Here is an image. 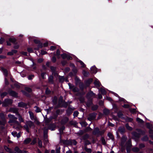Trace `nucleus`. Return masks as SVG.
Segmentation results:
<instances>
[{
	"label": "nucleus",
	"mask_w": 153,
	"mask_h": 153,
	"mask_svg": "<svg viewBox=\"0 0 153 153\" xmlns=\"http://www.w3.org/2000/svg\"><path fill=\"white\" fill-rule=\"evenodd\" d=\"M56 48V47L55 46H52L50 48V50L52 51H53Z\"/></svg>",
	"instance_id": "nucleus-38"
},
{
	"label": "nucleus",
	"mask_w": 153,
	"mask_h": 153,
	"mask_svg": "<svg viewBox=\"0 0 153 153\" xmlns=\"http://www.w3.org/2000/svg\"><path fill=\"white\" fill-rule=\"evenodd\" d=\"M130 111L132 113H134L136 111V109L131 108L130 109Z\"/></svg>",
	"instance_id": "nucleus-36"
},
{
	"label": "nucleus",
	"mask_w": 153,
	"mask_h": 153,
	"mask_svg": "<svg viewBox=\"0 0 153 153\" xmlns=\"http://www.w3.org/2000/svg\"><path fill=\"white\" fill-rule=\"evenodd\" d=\"M127 139L126 137L123 136L121 139V145L123 147H130L131 146V140H129L127 143L125 145H124V143Z\"/></svg>",
	"instance_id": "nucleus-2"
},
{
	"label": "nucleus",
	"mask_w": 153,
	"mask_h": 153,
	"mask_svg": "<svg viewBox=\"0 0 153 153\" xmlns=\"http://www.w3.org/2000/svg\"><path fill=\"white\" fill-rule=\"evenodd\" d=\"M142 140L143 141H146L148 140V137L147 136H145L142 139Z\"/></svg>",
	"instance_id": "nucleus-44"
},
{
	"label": "nucleus",
	"mask_w": 153,
	"mask_h": 153,
	"mask_svg": "<svg viewBox=\"0 0 153 153\" xmlns=\"http://www.w3.org/2000/svg\"><path fill=\"white\" fill-rule=\"evenodd\" d=\"M96 115L95 114L92 113L89 115V117H88V119L91 121L95 118Z\"/></svg>",
	"instance_id": "nucleus-10"
},
{
	"label": "nucleus",
	"mask_w": 153,
	"mask_h": 153,
	"mask_svg": "<svg viewBox=\"0 0 153 153\" xmlns=\"http://www.w3.org/2000/svg\"><path fill=\"white\" fill-rule=\"evenodd\" d=\"M140 147V148H142L144 147L145 146L144 144H141L139 145Z\"/></svg>",
	"instance_id": "nucleus-54"
},
{
	"label": "nucleus",
	"mask_w": 153,
	"mask_h": 153,
	"mask_svg": "<svg viewBox=\"0 0 153 153\" xmlns=\"http://www.w3.org/2000/svg\"><path fill=\"white\" fill-rule=\"evenodd\" d=\"M4 42V39L2 38H1L0 39V44H2Z\"/></svg>",
	"instance_id": "nucleus-45"
},
{
	"label": "nucleus",
	"mask_w": 153,
	"mask_h": 153,
	"mask_svg": "<svg viewBox=\"0 0 153 153\" xmlns=\"http://www.w3.org/2000/svg\"><path fill=\"white\" fill-rule=\"evenodd\" d=\"M149 132L150 134H153V129H150Z\"/></svg>",
	"instance_id": "nucleus-56"
},
{
	"label": "nucleus",
	"mask_w": 153,
	"mask_h": 153,
	"mask_svg": "<svg viewBox=\"0 0 153 153\" xmlns=\"http://www.w3.org/2000/svg\"><path fill=\"white\" fill-rule=\"evenodd\" d=\"M79 113L77 111H75L74 112L73 115L74 117H77L78 114Z\"/></svg>",
	"instance_id": "nucleus-37"
},
{
	"label": "nucleus",
	"mask_w": 153,
	"mask_h": 153,
	"mask_svg": "<svg viewBox=\"0 0 153 153\" xmlns=\"http://www.w3.org/2000/svg\"><path fill=\"white\" fill-rule=\"evenodd\" d=\"M41 53L42 55H44L47 53V52L44 50H42Z\"/></svg>",
	"instance_id": "nucleus-49"
},
{
	"label": "nucleus",
	"mask_w": 153,
	"mask_h": 153,
	"mask_svg": "<svg viewBox=\"0 0 153 153\" xmlns=\"http://www.w3.org/2000/svg\"><path fill=\"white\" fill-rule=\"evenodd\" d=\"M78 62L80 63L82 67H85V64L82 61L79 60L78 61Z\"/></svg>",
	"instance_id": "nucleus-23"
},
{
	"label": "nucleus",
	"mask_w": 153,
	"mask_h": 153,
	"mask_svg": "<svg viewBox=\"0 0 153 153\" xmlns=\"http://www.w3.org/2000/svg\"><path fill=\"white\" fill-rule=\"evenodd\" d=\"M34 77L33 75H30L28 76V79H31Z\"/></svg>",
	"instance_id": "nucleus-42"
},
{
	"label": "nucleus",
	"mask_w": 153,
	"mask_h": 153,
	"mask_svg": "<svg viewBox=\"0 0 153 153\" xmlns=\"http://www.w3.org/2000/svg\"><path fill=\"white\" fill-rule=\"evenodd\" d=\"M17 132H12V134L14 137H16V135L17 134Z\"/></svg>",
	"instance_id": "nucleus-48"
},
{
	"label": "nucleus",
	"mask_w": 153,
	"mask_h": 153,
	"mask_svg": "<svg viewBox=\"0 0 153 153\" xmlns=\"http://www.w3.org/2000/svg\"><path fill=\"white\" fill-rule=\"evenodd\" d=\"M137 121L138 122L140 123H142L143 122V121L141 119L139 118H137Z\"/></svg>",
	"instance_id": "nucleus-32"
},
{
	"label": "nucleus",
	"mask_w": 153,
	"mask_h": 153,
	"mask_svg": "<svg viewBox=\"0 0 153 153\" xmlns=\"http://www.w3.org/2000/svg\"><path fill=\"white\" fill-rule=\"evenodd\" d=\"M126 128L128 129L129 130H132V128L131 127L129 126L128 124H126Z\"/></svg>",
	"instance_id": "nucleus-24"
},
{
	"label": "nucleus",
	"mask_w": 153,
	"mask_h": 153,
	"mask_svg": "<svg viewBox=\"0 0 153 153\" xmlns=\"http://www.w3.org/2000/svg\"><path fill=\"white\" fill-rule=\"evenodd\" d=\"M7 94V93L6 92H4L3 93H2L1 94V96L2 97H3L5 96H6Z\"/></svg>",
	"instance_id": "nucleus-43"
},
{
	"label": "nucleus",
	"mask_w": 153,
	"mask_h": 153,
	"mask_svg": "<svg viewBox=\"0 0 153 153\" xmlns=\"http://www.w3.org/2000/svg\"><path fill=\"white\" fill-rule=\"evenodd\" d=\"M27 51H28L30 52V53H31V52H32L33 51V50L32 48H28L27 49Z\"/></svg>",
	"instance_id": "nucleus-52"
},
{
	"label": "nucleus",
	"mask_w": 153,
	"mask_h": 153,
	"mask_svg": "<svg viewBox=\"0 0 153 153\" xmlns=\"http://www.w3.org/2000/svg\"><path fill=\"white\" fill-rule=\"evenodd\" d=\"M28 113L29 114L30 118L31 120H34L35 121H36L37 120L36 117L34 116L33 113L30 111H29Z\"/></svg>",
	"instance_id": "nucleus-6"
},
{
	"label": "nucleus",
	"mask_w": 153,
	"mask_h": 153,
	"mask_svg": "<svg viewBox=\"0 0 153 153\" xmlns=\"http://www.w3.org/2000/svg\"><path fill=\"white\" fill-rule=\"evenodd\" d=\"M0 117H1L3 120L2 122H1V121H0V124L4 125L5 123V120L4 118V114L2 113H0Z\"/></svg>",
	"instance_id": "nucleus-8"
},
{
	"label": "nucleus",
	"mask_w": 153,
	"mask_h": 153,
	"mask_svg": "<svg viewBox=\"0 0 153 153\" xmlns=\"http://www.w3.org/2000/svg\"><path fill=\"white\" fill-rule=\"evenodd\" d=\"M106 99L109 101H111L112 100L111 99L110 97H107Z\"/></svg>",
	"instance_id": "nucleus-60"
},
{
	"label": "nucleus",
	"mask_w": 153,
	"mask_h": 153,
	"mask_svg": "<svg viewBox=\"0 0 153 153\" xmlns=\"http://www.w3.org/2000/svg\"><path fill=\"white\" fill-rule=\"evenodd\" d=\"M8 117L10 118L8 123L11 125H13V127L15 129H19L22 128V127L20 124L17 121V118L14 115L11 114L8 115Z\"/></svg>",
	"instance_id": "nucleus-1"
},
{
	"label": "nucleus",
	"mask_w": 153,
	"mask_h": 153,
	"mask_svg": "<svg viewBox=\"0 0 153 153\" xmlns=\"http://www.w3.org/2000/svg\"><path fill=\"white\" fill-rule=\"evenodd\" d=\"M19 47V45H15L14 46V48H18Z\"/></svg>",
	"instance_id": "nucleus-64"
},
{
	"label": "nucleus",
	"mask_w": 153,
	"mask_h": 153,
	"mask_svg": "<svg viewBox=\"0 0 153 153\" xmlns=\"http://www.w3.org/2000/svg\"><path fill=\"white\" fill-rule=\"evenodd\" d=\"M132 150L134 152H138L139 151V149L137 147H135Z\"/></svg>",
	"instance_id": "nucleus-26"
},
{
	"label": "nucleus",
	"mask_w": 153,
	"mask_h": 153,
	"mask_svg": "<svg viewBox=\"0 0 153 153\" xmlns=\"http://www.w3.org/2000/svg\"><path fill=\"white\" fill-rule=\"evenodd\" d=\"M45 73H42L41 74V76L42 77L43 79L44 78V76L45 74Z\"/></svg>",
	"instance_id": "nucleus-59"
},
{
	"label": "nucleus",
	"mask_w": 153,
	"mask_h": 153,
	"mask_svg": "<svg viewBox=\"0 0 153 153\" xmlns=\"http://www.w3.org/2000/svg\"><path fill=\"white\" fill-rule=\"evenodd\" d=\"M10 42H14L16 41L15 39L13 38H10L9 39Z\"/></svg>",
	"instance_id": "nucleus-28"
},
{
	"label": "nucleus",
	"mask_w": 153,
	"mask_h": 153,
	"mask_svg": "<svg viewBox=\"0 0 153 153\" xmlns=\"http://www.w3.org/2000/svg\"><path fill=\"white\" fill-rule=\"evenodd\" d=\"M61 56L63 59H65L67 57V55L65 53L61 54Z\"/></svg>",
	"instance_id": "nucleus-29"
},
{
	"label": "nucleus",
	"mask_w": 153,
	"mask_h": 153,
	"mask_svg": "<svg viewBox=\"0 0 153 153\" xmlns=\"http://www.w3.org/2000/svg\"><path fill=\"white\" fill-rule=\"evenodd\" d=\"M73 143L74 145H76V141L75 140H73Z\"/></svg>",
	"instance_id": "nucleus-61"
},
{
	"label": "nucleus",
	"mask_w": 153,
	"mask_h": 153,
	"mask_svg": "<svg viewBox=\"0 0 153 153\" xmlns=\"http://www.w3.org/2000/svg\"><path fill=\"white\" fill-rule=\"evenodd\" d=\"M34 126L33 123L31 121H27L25 124L24 126V128L26 130L27 132L29 131V128Z\"/></svg>",
	"instance_id": "nucleus-4"
},
{
	"label": "nucleus",
	"mask_w": 153,
	"mask_h": 153,
	"mask_svg": "<svg viewBox=\"0 0 153 153\" xmlns=\"http://www.w3.org/2000/svg\"><path fill=\"white\" fill-rule=\"evenodd\" d=\"M108 135L112 139H113V136L111 134L108 133Z\"/></svg>",
	"instance_id": "nucleus-58"
},
{
	"label": "nucleus",
	"mask_w": 153,
	"mask_h": 153,
	"mask_svg": "<svg viewBox=\"0 0 153 153\" xmlns=\"http://www.w3.org/2000/svg\"><path fill=\"white\" fill-rule=\"evenodd\" d=\"M17 115L18 116V119L19 122L20 123L24 122V120L22 116L19 114H18Z\"/></svg>",
	"instance_id": "nucleus-13"
},
{
	"label": "nucleus",
	"mask_w": 153,
	"mask_h": 153,
	"mask_svg": "<svg viewBox=\"0 0 153 153\" xmlns=\"http://www.w3.org/2000/svg\"><path fill=\"white\" fill-rule=\"evenodd\" d=\"M94 83L96 87H100L101 84L99 81L96 80L94 81Z\"/></svg>",
	"instance_id": "nucleus-12"
},
{
	"label": "nucleus",
	"mask_w": 153,
	"mask_h": 153,
	"mask_svg": "<svg viewBox=\"0 0 153 153\" xmlns=\"http://www.w3.org/2000/svg\"><path fill=\"white\" fill-rule=\"evenodd\" d=\"M26 105V104L23 102H20L19 103L18 106L20 107H25Z\"/></svg>",
	"instance_id": "nucleus-18"
},
{
	"label": "nucleus",
	"mask_w": 153,
	"mask_h": 153,
	"mask_svg": "<svg viewBox=\"0 0 153 153\" xmlns=\"http://www.w3.org/2000/svg\"><path fill=\"white\" fill-rule=\"evenodd\" d=\"M48 45V43L46 42L44 44V47H46Z\"/></svg>",
	"instance_id": "nucleus-62"
},
{
	"label": "nucleus",
	"mask_w": 153,
	"mask_h": 153,
	"mask_svg": "<svg viewBox=\"0 0 153 153\" xmlns=\"http://www.w3.org/2000/svg\"><path fill=\"white\" fill-rule=\"evenodd\" d=\"M95 95V94L92 92L90 91L87 94V96L89 97H93Z\"/></svg>",
	"instance_id": "nucleus-15"
},
{
	"label": "nucleus",
	"mask_w": 153,
	"mask_h": 153,
	"mask_svg": "<svg viewBox=\"0 0 153 153\" xmlns=\"http://www.w3.org/2000/svg\"><path fill=\"white\" fill-rule=\"evenodd\" d=\"M34 42L36 44H39L40 42L39 40L37 39L34 40Z\"/></svg>",
	"instance_id": "nucleus-47"
},
{
	"label": "nucleus",
	"mask_w": 153,
	"mask_h": 153,
	"mask_svg": "<svg viewBox=\"0 0 153 153\" xmlns=\"http://www.w3.org/2000/svg\"><path fill=\"white\" fill-rule=\"evenodd\" d=\"M91 70L93 73L95 74L97 72V68L94 66L91 67Z\"/></svg>",
	"instance_id": "nucleus-14"
},
{
	"label": "nucleus",
	"mask_w": 153,
	"mask_h": 153,
	"mask_svg": "<svg viewBox=\"0 0 153 153\" xmlns=\"http://www.w3.org/2000/svg\"><path fill=\"white\" fill-rule=\"evenodd\" d=\"M123 114L121 112H119L118 113V116L119 117L122 118Z\"/></svg>",
	"instance_id": "nucleus-39"
},
{
	"label": "nucleus",
	"mask_w": 153,
	"mask_h": 153,
	"mask_svg": "<svg viewBox=\"0 0 153 153\" xmlns=\"http://www.w3.org/2000/svg\"><path fill=\"white\" fill-rule=\"evenodd\" d=\"M36 139L35 138L32 141V142L31 143V144L32 145H33L35 144L36 143Z\"/></svg>",
	"instance_id": "nucleus-40"
},
{
	"label": "nucleus",
	"mask_w": 153,
	"mask_h": 153,
	"mask_svg": "<svg viewBox=\"0 0 153 153\" xmlns=\"http://www.w3.org/2000/svg\"><path fill=\"white\" fill-rule=\"evenodd\" d=\"M85 151L88 153H91V149H88L86 147L85 148Z\"/></svg>",
	"instance_id": "nucleus-22"
},
{
	"label": "nucleus",
	"mask_w": 153,
	"mask_h": 153,
	"mask_svg": "<svg viewBox=\"0 0 153 153\" xmlns=\"http://www.w3.org/2000/svg\"><path fill=\"white\" fill-rule=\"evenodd\" d=\"M39 146L40 147H42V142L41 140H39L38 141Z\"/></svg>",
	"instance_id": "nucleus-30"
},
{
	"label": "nucleus",
	"mask_w": 153,
	"mask_h": 153,
	"mask_svg": "<svg viewBox=\"0 0 153 153\" xmlns=\"http://www.w3.org/2000/svg\"><path fill=\"white\" fill-rule=\"evenodd\" d=\"M9 111L15 113L17 115L19 114L18 111V109L16 108H11L9 110Z\"/></svg>",
	"instance_id": "nucleus-9"
},
{
	"label": "nucleus",
	"mask_w": 153,
	"mask_h": 153,
	"mask_svg": "<svg viewBox=\"0 0 153 153\" xmlns=\"http://www.w3.org/2000/svg\"><path fill=\"white\" fill-rule=\"evenodd\" d=\"M11 51L13 53V54L16 53L17 52L16 50H13Z\"/></svg>",
	"instance_id": "nucleus-63"
},
{
	"label": "nucleus",
	"mask_w": 153,
	"mask_h": 153,
	"mask_svg": "<svg viewBox=\"0 0 153 153\" xmlns=\"http://www.w3.org/2000/svg\"><path fill=\"white\" fill-rule=\"evenodd\" d=\"M12 103V100L11 99H7L4 100V102L3 104V105L6 106L8 105L11 104Z\"/></svg>",
	"instance_id": "nucleus-5"
},
{
	"label": "nucleus",
	"mask_w": 153,
	"mask_h": 153,
	"mask_svg": "<svg viewBox=\"0 0 153 153\" xmlns=\"http://www.w3.org/2000/svg\"><path fill=\"white\" fill-rule=\"evenodd\" d=\"M99 131V130L98 128H96L95 129L94 131L93 132V133L94 134H96L97 132Z\"/></svg>",
	"instance_id": "nucleus-35"
},
{
	"label": "nucleus",
	"mask_w": 153,
	"mask_h": 153,
	"mask_svg": "<svg viewBox=\"0 0 153 153\" xmlns=\"http://www.w3.org/2000/svg\"><path fill=\"white\" fill-rule=\"evenodd\" d=\"M101 140H102V143L103 145H105V140L103 138H102L101 139Z\"/></svg>",
	"instance_id": "nucleus-41"
},
{
	"label": "nucleus",
	"mask_w": 153,
	"mask_h": 153,
	"mask_svg": "<svg viewBox=\"0 0 153 153\" xmlns=\"http://www.w3.org/2000/svg\"><path fill=\"white\" fill-rule=\"evenodd\" d=\"M1 70L3 73L4 75L5 76L7 77L8 75V72L7 70L3 68H1Z\"/></svg>",
	"instance_id": "nucleus-11"
},
{
	"label": "nucleus",
	"mask_w": 153,
	"mask_h": 153,
	"mask_svg": "<svg viewBox=\"0 0 153 153\" xmlns=\"http://www.w3.org/2000/svg\"><path fill=\"white\" fill-rule=\"evenodd\" d=\"M125 131V128L124 127H120L119 128V131L122 133H123Z\"/></svg>",
	"instance_id": "nucleus-20"
},
{
	"label": "nucleus",
	"mask_w": 153,
	"mask_h": 153,
	"mask_svg": "<svg viewBox=\"0 0 153 153\" xmlns=\"http://www.w3.org/2000/svg\"><path fill=\"white\" fill-rule=\"evenodd\" d=\"M88 137V134L85 135L82 137V139L85 140L87 139Z\"/></svg>",
	"instance_id": "nucleus-33"
},
{
	"label": "nucleus",
	"mask_w": 153,
	"mask_h": 153,
	"mask_svg": "<svg viewBox=\"0 0 153 153\" xmlns=\"http://www.w3.org/2000/svg\"><path fill=\"white\" fill-rule=\"evenodd\" d=\"M13 53L11 51V52H9L7 53V55H13Z\"/></svg>",
	"instance_id": "nucleus-51"
},
{
	"label": "nucleus",
	"mask_w": 153,
	"mask_h": 153,
	"mask_svg": "<svg viewBox=\"0 0 153 153\" xmlns=\"http://www.w3.org/2000/svg\"><path fill=\"white\" fill-rule=\"evenodd\" d=\"M56 58L54 56L52 58V61L53 62H55L56 61Z\"/></svg>",
	"instance_id": "nucleus-50"
},
{
	"label": "nucleus",
	"mask_w": 153,
	"mask_h": 153,
	"mask_svg": "<svg viewBox=\"0 0 153 153\" xmlns=\"http://www.w3.org/2000/svg\"><path fill=\"white\" fill-rule=\"evenodd\" d=\"M31 141V139L29 138H27L24 141V143L25 144H27L29 143Z\"/></svg>",
	"instance_id": "nucleus-16"
},
{
	"label": "nucleus",
	"mask_w": 153,
	"mask_h": 153,
	"mask_svg": "<svg viewBox=\"0 0 153 153\" xmlns=\"http://www.w3.org/2000/svg\"><path fill=\"white\" fill-rule=\"evenodd\" d=\"M137 131L139 132L137 133L136 132H134L132 134L133 135L137 137H139L140 136V135L141 134V131L140 130L138 129Z\"/></svg>",
	"instance_id": "nucleus-7"
},
{
	"label": "nucleus",
	"mask_w": 153,
	"mask_h": 153,
	"mask_svg": "<svg viewBox=\"0 0 153 153\" xmlns=\"http://www.w3.org/2000/svg\"><path fill=\"white\" fill-rule=\"evenodd\" d=\"M21 136V134L19 133H17V134L16 135V137H17V138H19Z\"/></svg>",
	"instance_id": "nucleus-53"
},
{
	"label": "nucleus",
	"mask_w": 153,
	"mask_h": 153,
	"mask_svg": "<svg viewBox=\"0 0 153 153\" xmlns=\"http://www.w3.org/2000/svg\"><path fill=\"white\" fill-rule=\"evenodd\" d=\"M60 55V51L59 50H57L56 51V55L57 56L59 57V56Z\"/></svg>",
	"instance_id": "nucleus-46"
},
{
	"label": "nucleus",
	"mask_w": 153,
	"mask_h": 153,
	"mask_svg": "<svg viewBox=\"0 0 153 153\" xmlns=\"http://www.w3.org/2000/svg\"><path fill=\"white\" fill-rule=\"evenodd\" d=\"M36 109L35 110V111L37 113L41 111L40 109L37 107L36 106Z\"/></svg>",
	"instance_id": "nucleus-31"
},
{
	"label": "nucleus",
	"mask_w": 153,
	"mask_h": 153,
	"mask_svg": "<svg viewBox=\"0 0 153 153\" xmlns=\"http://www.w3.org/2000/svg\"><path fill=\"white\" fill-rule=\"evenodd\" d=\"M103 112L105 114H107L109 113V112L108 110L106 109H105L104 110Z\"/></svg>",
	"instance_id": "nucleus-27"
},
{
	"label": "nucleus",
	"mask_w": 153,
	"mask_h": 153,
	"mask_svg": "<svg viewBox=\"0 0 153 153\" xmlns=\"http://www.w3.org/2000/svg\"><path fill=\"white\" fill-rule=\"evenodd\" d=\"M25 90L29 92H31L32 91L31 89L29 87L25 88Z\"/></svg>",
	"instance_id": "nucleus-25"
},
{
	"label": "nucleus",
	"mask_w": 153,
	"mask_h": 153,
	"mask_svg": "<svg viewBox=\"0 0 153 153\" xmlns=\"http://www.w3.org/2000/svg\"><path fill=\"white\" fill-rule=\"evenodd\" d=\"M4 148L7 152H9L10 153H28L25 151H22L18 147H16L15 148L14 153L11 152V149L6 146H4Z\"/></svg>",
	"instance_id": "nucleus-3"
},
{
	"label": "nucleus",
	"mask_w": 153,
	"mask_h": 153,
	"mask_svg": "<svg viewBox=\"0 0 153 153\" xmlns=\"http://www.w3.org/2000/svg\"><path fill=\"white\" fill-rule=\"evenodd\" d=\"M51 68L52 72V74L54 75L55 76L57 75V74L56 73H55V72L56 68L53 67H51Z\"/></svg>",
	"instance_id": "nucleus-17"
},
{
	"label": "nucleus",
	"mask_w": 153,
	"mask_h": 153,
	"mask_svg": "<svg viewBox=\"0 0 153 153\" xmlns=\"http://www.w3.org/2000/svg\"><path fill=\"white\" fill-rule=\"evenodd\" d=\"M123 107L125 108H128L129 107V105H128L125 104L123 105Z\"/></svg>",
	"instance_id": "nucleus-57"
},
{
	"label": "nucleus",
	"mask_w": 153,
	"mask_h": 153,
	"mask_svg": "<svg viewBox=\"0 0 153 153\" xmlns=\"http://www.w3.org/2000/svg\"><path fill=\"white\" fill-rule=\"evenodd\" d=\"M102 98V95L100 94H98V98L99 99H101Z\"/></svg>",
	"instance_id": "nucleus-55"
},
{
	"label": "nucleus",
	"mask_w": 153,
	"mask_h": 153,
	"mask_svg": "<svg viewBox=\"0 0 153 153\" xmlns=\"http://www.w3.org/2000/svg\"><path fill=\"white\" fill-rule=\"evenodd\" d=\"M99 91L102 94H105L106 93V91L105 90L103 89V88H100L99 90Z\"/></svg>",
	"instance_id": "nucleus-21"
},
{
	"label": "nucleus",
	"mask_w": 153,
	"mask_h": 153,
	"mask_svg": "<svg viewBox=\"0 0 153 153\" xmlns=\"http://www.w3.org/2000/svg\"><path fill=\"white\" fill-rule=\"evenodd\" d=\"M92 79H88L86 82V83L89 84L90 83L92 82Z\"/></svg>",
	"instance_id": "nucleus-34"
},
{
	"label": "nucleus",
	"mask_w": 153,
	"mask_h": 153,
	"mask_svg": "<svg viewBox=\"0 0 153 153\" xmlns=\"http://www.w3.org/2000/svg\"><path fill=\"white\" fill-rule=\"evenodd\" d=\"M10 94L11 96L14 97H16L17 95V93L13 91H11L10 92Z\"/></svg>",
	"instance_id": "nucleus-19"
}]
</instances>
